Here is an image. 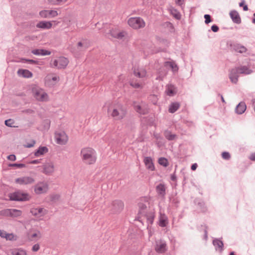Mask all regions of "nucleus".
<instances>
[{
	"mask_svg": "<svg viewBox=\"0 0 255 255\" xmlns=\"http://www.w3.org/2000/svg\"><path fill=\"white\" fill-rule=\"evenodd\" d=\"M145 198L141 199V201L138 203L139 211L138 213L137 220L142 224L146 222L147 224V228L152 225L155 218V212L153 210L147 208L149 203L146 201Z\"/></svg>",
	"mask_w": 255,
	"mask_h": 255,
	"instance_id": "1",
	"label": "nucleus"
},
{
	"mask_svg": "<svg viewBox=\"0 0 255 255\" xmlns=\"http://www.w3.org/2000/svg\"><path fill=\"white\" fill-rule=\"evenodd\" d=\"M81 156L83 162L88 164H94L97 159L95 151L90 147L82 148L81 150Z\"/></svg>",
	"mask_w": 255,
	"mask_h": 255,
	"instance_id": "2",
	"label": "nucleus"
},
{
	"mask_svg": "<svg viewBox=\"0 0 255 255\" xmlns=\"http://www.w3.org/2000/svg\"><path fill=\"white\" fill-rule=\"evenodd\" d=\"M108 113L115 120H121L125 117L126 111L121 104H118L110 107Z\"/></svg>",
	"mask_w": 255,
	"mask_h": 255,
	"instance_id": "3",
	"label": "nucleus"
},
{
	"mask_svg": "<svg viewBox=\"0 0 255 255\" xmlns=\"http://www.w3.org/2000/svg\"><path fill=\"white\" fill-rule=\"evenodd\" d=\"M9 197L11 201H25L30 198V196L27 193L18 190L9 194Z\"/></svg>",
	"mask_w": 255,
	"mask_h": 255,
	"instance_id": "4",
	"label": "nucleus"
},
{
	"mask_svg": "<svg viewBox=\"0 0 255 255\" xmlns=\"http://www.w3.org/2000/svg\"><path fill=\"white\" fill-rule=\"evenodd\" d=\"M128 23L130 27L134 29L143 28L145 26L144 20L140 17H132L128 20Z\"/></svg>",
	"mask_w": 255,
	"mask_h": 255,
	"instance_id": "5",
	"label": "nucleus"
},
{
	"mask_svg": "<svg viewBox=\"0 0 255 255\" xmlns=\"http://www.w3.org/2000/svg\"><path fill=\"white\" fill-rule=\"evenodd\" d=\"M32 93L34 98L37 100L41 102L48 101V95L42 89L39 87L34 88L32 89Z\"/></svg>",
	"mask_w": 255,
	"mask_h": 255,
	"instance_id": "6",
	"label": "nucleus"
},
{
	"mask_svg": "<svg viewBox=\"0 0 255 255\" xmlns=\"http://www.w3.org/2000/svg\"><path fill=\"white\" fill-rule=\"evenodd\" d=\"M30 212L38 221L43 220L44 216L48 213L47 210L42 207L32 208Z\"/></svg>",
	"mask_w": 255,
	"mask_h": 255,
	"instance_id": "7",
	"label": "nucleus"
},
{
	"mask_svg": "<svg viewBox=\"0 0 255 255\" xmlns=\"http://www.w3.org/2000/svg\"><path fill=\"white\" fill-rule=\"evenodd\" d=\"M48 190V184L45 181L38 182L34 187V191L36 194L46 193Z\"/></svg>",
	"mask_w": 255,
	"mask_h": 255,
	"instance_id": "8",
	"label": "nucleus"
},
{
	"mask_svg": "<svg viewBox=\"0 0 255 255\" xmlns=\"http://www.w3.org/2000/svg\"><path fill=\"white\" fill-rule=\"evenodd\" d=\"M124 207V203L122 201L118 200L114 201L110 206L111 213L113 214H117L121 212Z\"/></svg>",
	"mask_w": 255,
	"mask_h": 255,
	"instance_id": "9",
	"label": "nucleus"
},
{
	"mask_svg": "<svg viewBox=\"0 0 255 255\" xmlns=\"http://www.w3.org/2000/svg\"><path fill=\"white\" fill-rule=\"evenodd\" d=\"M69 61L67 58L64 57H60L54 60L52 66L58 69L65 68L68 65Z\"/></svg>",
	"mask_w": 255,
	"mask_h": 255,
	"instance_id": "10",
	"label": "nucleus"
},
{
	"mask_svg": "<svg viewBox=\"0 0 255 255\" xmlns=\"http://www.w3.org/2000/svg\"><path fill=\"white\" fill-rule=\"evenodd\" d=\"M154 248L155 251L159 254L164 253L167 250L166 242L162 240H158L155 241Z\"/></svg>",
	"mask_w": 255,
	"mask_h": 255,
	"instance_id": "11",
	"label": "nucleus"
},
{
	"mask_svg": "<svg viewBox=\"0 0 255 255\" xmlns=\"http://www.w3.org/2000/svg\"><path fill=\"white\" fill-rule=\"evenodd\" d=\"M55 138L57 143L64 145L68 139V136L64 131H61L55 133Z\"/></svg>",
	"mask_w": 255,
	"mask_h": 255,
	"instance_id": "12",
	"label": "nucleus"
},
{
	"mask_svg": "<svg viewBox=\"0 0 255 255\" xmlns=\"http://www.w3.org/2000/svg\"><path fill=\"white\" fill-rule=\"evenodd\" d=\"M0 214L6 216H10L12 217H17L20 216L22 212L20 210L15 209H7L0 211Z\"/></svg>",
	"mask_w": 255,
	"mask_h": 255,
	"instance_id": "13",
	"label": "nucleus"
},
{
	"mask_svg": "<svg viewBox=\"0 0 255 255\" xmlns=\"http://www.w3.org/2000/svg\"><path fill=\"white\" fill-rule=\"evenodd\" d=\"M40 16L43 18H50L57 16L58 12L55 10H42L39 13Z\"/></svg>",
	"mask_w": 255,
	"mask_h": 255,
	"instance_id": "14",
	"label": "nucleus"
},
{
	"mask_svg": "<svg viewBox=\"0 0 255 255\" xmlns=\"http://www.w3.org/2000/svg\"><path fill=\"white\" fill-rule=\"evenodd\" d=\"M239 71L238 67L232 69L229 73V77L231 81L234 83H237L239 77Z\"/></svg>",
	"mask_w": 255,
	"mask_h": 255,
	"instance_id": "15",
	"label": "nucleus"
},
{
	"mask_svg": "<svg viewBox=\"0 0 255 255\" xmlns=\"http://www.w3.org/2000/svg\"><path fill=\"white\" fill-rule=\"evenodd\" d=\"M230 47L231 49L240 53H245L247 51V49L244 46L236 42L231 43Z\"/></svg>",
	"mask_w": 255,
	"mask_h": 255,
	"instance_id": "16",
	"label": "nucleus"
},
{
	"mask_svg": "<svg viewBox=\"0 0 255 255\" xmlns=\"http://www.w3.org/2000/svg\"><path fill=\"white\" fill-rule=\"evenodd\" d=\"M34 179L29 176H24L15 179V182L20 185H27L33 183Z\"/></svg>",
	"mask_w": 255,
	"mask_h": 255,
	"instance_id": "17",
	"label": "nucleus"
},
{
	"mask_svg": "<svg viewBox=\"0 0 255 255\" xmlns=\"http://www.w3.org/2000/svg\"><path fill=\"white\" fill-rule=\"evenodd\" d=\"M167 187L164 183L158 184L155 188L158 195L161 198H164L166 195Z\"/></svg>",
	"mask_w": 255,
	"mask_h": 255,
	"instance_id": "18",
	"label": "nucleus"
},
{
	"mask_svg": "<svg viewBox=\"0 0 255 255\" xmlns=\"http://www.w3.org/2000/svg\"><path fill=\"white\" fill-rule=\"evenodd\" d=\"M133 73L135 76L139 78H144L147 75L146 71L143 67L135 68L133 70Z\"/></svg>",
	"mask_w": 255,
	"mask_h": 255,
	"instance_id": "19",
	"label": "nucleus"
},
{
	"mask_svg": "<svg viewBox=\"0 0 255 255\" xmlns=\"http://www.w3.org/2000/svg\"><path fill=\"white\" fill-rule=\"evenodd\" d=\"M126 34V32L125 31H120L118 29H113L110 31L111 35L119 39H122Z\"/></svg>",
	"mask_w": 255,
	"mask_h": 255,
	"instance_id": "20",
	"label": "nucleus"
},
{
	"mask_svg": "<svg viewBox=\"0 0 255 255\" xmlns=\"http://www.w3.org/2000/svg\"><path fill=\"white\" fill-rule=\"evenodd\" d=\"M43 172L47 175L50 174L54 171V165L52 162L46 163L43 165Z\"/></svg>",
	"mask_w": 255,
	"mask_h": 255,
	"instance_id": "21",
	"label": "nucleus"
},
{
	"mask_svg": "<svg viewBox=\"0 0 255 255\" xmlns=\"http://www.w3.org/2000/svg\"><path fill=\"white\" fill-rule=\"evenodd\" d=\"M158 220V225L161 227H165L168 224V220L167 216L160 212Z\"/></svg>",
	"mask_w": 255,
	"mask_h": 255,
	"instance_id": "22",
	"label": "nucleus"
},
{
	"mask_svg": "<svg viewBox=\"0 0 255 255\" xmlns=\"http://www.w3.org/2000/svg\"><path fill=\"white\" fill-rule=\"evenodd\" d=\"M133 107L136 112L140 115H145L148 112L147 109L145 106L139 105L136 102L133 103Z\"/></svg>",
	"mask_w": 255,
	"mask_h": 255,
	"instance_id": "23",
	"label": "nucleus"
},
{
	"mask_svg": "<svg viewBox=\"0 0 255 255\" xmlns=\"http://www.w3.org/2000/svg\"><path fill=\"white\" fill-rule=\"evenodd\" d=\"M230 15L234 23L237 24L241 23V19L237 11L235 10H231L230 12Z\"/></svg>",
	"mask_w": 255,
	"mask_h": 255,
	"instance_id": "24",
	"label": "nucleus"
},
{
	"mask_svg": "<svg viewBox=\"0 0 255 255\" xmlns=\"http://www.w3.org/2000/svg\"><path fill=\"white\" fill-rule=\"evenodd\" d=\"M36 27L42 29H49L52 27V24L50 21H41L36 24Z\"/></svg>",
	"mask_w": 255,
	"mask_h": 255,
	"instance_id": "25",
	"label": "nucleus"
},
{
	"mask_svg": "<svg viewBox=\"0 0 255 255\" xmlns=\"http://www.w3.org/2000/svg\"><path fill=\"white\" fill-rule=\"evenodd\" d=\"M144 163L147 169L151 171L154 170V165L150 157H145L144 159Z\"/></svg>",
	"mask_w": 255,
	"mask_h": 255,
	"instance_id": "26",
	"label": "nucleus"
},
{
	"mask_svg": "<svg viewBox=\"0 0 255 255\" xmlns=\"http://www.w3.org/2000/svg\"><path fill=\"white\" fill-rule=\"evenodd\" d=\"M177 92L176 88L172 84H168L166 86V93L169 96H173Z\"/></svg>",
	"mask_w": 255,
	"mask_h": 255,
	"instance_id": "27",
	"label": "nucleus"
},
{
	"mask_svg": "<svg viewBox=\"0 0 255 255\" xmlns=\"http://www.w3.org/2000/svg\"><path fill=\"white\" fill-rule=\"evenodd\" d=\"M17 74L19 77L29 78L32 77V73L28 70L19 69L17 71Z\"/></svg>",
	"mask_w": 255,
	"mask_h": 255,
	"instance_id": "28",
	"label": "nucleus"
},
{
	"mask_svg": "<svg viewBox=\"0 0 255 255\" xmlns=\"http://www.w3.org/2000/svg\"><path fill=\"white\" fill-rule=\"evenodd\" d=\"M213 244L216 251H218L220 252H222L223 251L224 244L221 240L215 239L213 241Z\"/></svg>",
	"mask_w": 255,
	"mask_h": 255,
	"instance_id": "29",
	"label": "nucleus"
},
{
	"mask_svg": "<svg viewBox=\"0 0 255 255\" xmlns=\"http://www.w3.org/2000/svg\"><path fill=\"white\" fill-rule=\"evenodd\" d=\"M31 53L35 55H41V56H46V55H49L51 54V52L45 50V49H33L31 51Z\"/></svg>",
	"mask_w": 255,
	"mask_h": 255,
	"instance_id": "30",
	"label": "nucleus"
},
{
	"mask_svg": "<svg viewBox=\"0 0 255 255\" xmlns=\"http://www.w3.org/2000/svg\"><path fill=\"white\" fill-rule=\"evenodd\" d=\"M247 109V106L244 102H240L236 107L235 111L237 114L241 115L243 114Z\"/></svg>",
	"mask_w": 255,
	"mask_h": 255,
	"instance_id": "31",
	"label": "nucleus"
},
{
	"mask_svg": "<svg viewBox=\"0 0 255 255\" xmlns=\"http://www.w3.org/2000/svg\"><path fill=\"white\" fill-rule=\"evenodd\" d=\"M163 134L165 137L169 141L174 140L177 137L176 134L172 133L171 131L168 130H165Z\"/></svg>",
	"mask_w": 255,
	"mask_h": 255,
	"instance_id": "32",
	"label": "nucleus"
},
{
	"mask_svg": "<svg viewBox=\"0 0 255 255\" xmlns=\"http://www.w3.org/2000/svg\"><path fill=\"white\" fill-rule=\"evenodd\" d=\"M168 9L170 14H172L176 19H180L181 18V14L180 12L174 7L170 6Z\"/></svg>",
	"mask_w": 255,
	"mask_h": 255,
	"instance_id": "33",
	"label": "nucleus"
},
{
	"mask_svg": "<svg viewBox=\"0 0 255 255\" xmlns=\"http://www.w3.org/2000/svg\"><path fill=\"white\" fill-rule=\"evenodd\" d=\"M240 74L249 75L253 72V71L247 66H241L238 67Z\"/></svg>",
	"mask_w": 255,
	"mask_h": 255,
	"instance_id": "34",
	"label": "nucleus"
},
{
	"mask_svg": "<svg viewBox=\"0 0 255 255\" xmlns=\"http://www.w3.org/2000/svg\"><path fill=\"white\" fill-rule=\"evenodd\" d=\"M47 152H48V148L46 147L40 146L36 151H35L34 152V155L36 157H39Z\"/></svg>",
	"mask_w": 255,
	"mask_h": 255,
	"instance_id": "35",
	"label": "nucleus"
},
{
	"mask_svg": "<svg viewBox=\"0 0 255 255\" xmlns=\"http://www.w3.org/2000/svg\"><path fill=\"white\" fill-rule=\"evenodd\" d=\"M11 253L12 255H27L26 251L21 248L13 249Z\"/></svg>",
	"mask_w": 255,
	"mask_h": 255,
	"instance_id": "36",
	"label": "nucleus"
},
{
	"mask_svg": "<svg viewBox=\"0 0 255 255\" xmlns=\"http://www.w3.org/2000/svg\"><path fill=\"white\" fill-rule=\"evenodd\" d=\"M180 107V104L178 102L172 103L170 104L169 108V112L174 113L177 111Z\"/></svg>",
	"mask_w": 255,
	"mask_h": 255,
	"instance_id": "37",
	"label": "nucleus"
},
{
	"mask_svg": "<svg viewBox=\"0 0 255 255\" xmlns=\"http://www.w3.org/2000/svg\"><path fill=\"white\" fill-rule=\"evenodd\" d=\"M165 66H169L173 71H177L178 69L177 65L173 61H167L165 62Z\"/></svg>",
	"mask_w": 255,
	"mask_h": 255,
	"instance_id": "38",
	"label": "nucleus"
},
{
	"mask_svg": "<svg viewBox=\"0 0 255 255\" xmlns=\"http://www.w3.org/2000/svg\"><path fill=\"white\" fill-rule=\"evenodd\" d=\"M30 237L31 239L37 238V240H39L42 237L41 233L39 230H34V232L31 234Z\"/></svg>",
	"mask_w": 255,
	"mask_h": 255,
	"instance_id": "39",
	"label": "nucleus"
},
{
	"mask_svg": "<svg viewBox=\"0 0 255 255\" xmlns=\"http://www.w3.org/2000/svg\"><path fill=\"white\" fill-rule=\"evenodd\" d=\"M67 1V0H47L48 2L52 5H59Z\"/></svg>",
	"mask_w": 255,
	"mask_h": 255,
	"instance_id": "40",
	"label": "nucleus"
},
{
	"mask_svg": "<svg viewBox=\"0 0 255 255\" xmlns=\"http://www.w3.org/2000/svg\"><path fill=\"white\" fill-rule=\"evenodd\" d=\"M158 163L160 165L166 167L168 165L167 159L164 157H160L158 159Z\"/></svg>",
	"mask_w": 255,
	"mask_h": 255,
	"instance_id": "41",
	"label": "nucleus"
},
{
	"mask_svg": "<svg viewBox=\"0 0 255 255\" xmlns=\"http://www.w3.org/2000/svg\"><path fill=\"white\" fill-rule=\"evenodd\" d=\"M10 167H16L17 168H21L25 167V165L22 163H10L9 164Z\"/></svg>",
	"mask_w": 255,
	"mask_h": 255,
	"instance_id": "42",
	"label": "nucleus"
},
{
	"mask_svg": "<svg viewBox=\"0 0 255 255\" xmlns=\"http://www.w3.org/2000/svg\"><path fill=\"white\" fill-rule=\"evenodd\" d=\"M4 238H5L7 240L13 241L15 240V236L13 234H8L6 233L5 236H4Z\"/></svg>",
	"mask_w": 255,
	"mask_h": 255,
	"instance_id": "43",
	"label": "nucleus"
},
{
	"mask_svg": "<svg viewBox=\"0 0 255 255\" xmlns=\"http://www.w3.org/2000/svg\"><path fill=\"white\" fill-rule=\"evenodd\" d=\"M5 125L9 127H13L14 126L13 125L14 124V121L12 119H8L5 121Z\"/></svg>",
	"mask_w": 255,
	"mask_h": 255,
	"instance_id": "44",
	"label": "nucleus"
},
{
	"mask_svg": "<svg viewBox=\"0 0 255 255\" xmlns=\"http://www.w3.org/2000/svg\"><path fill=\"white\" fill-rule=\"evenodd\" d=\"M22 60V62H23V63H28L29 64H36L38 63V62L37 61H35V60H34L32 59H23Z\"/></svg>",
	"mask_w": 255,
	"mask_h": 255,
	"instance_id": "45",
	"label": "nucleus"
},
{
	"mask_svg": "<svg viewBox=\"0 0 255 255\" xmlns=\"http://www.w3.org/2000/svg\"><path fill=\"white\" fill-rule=\"evenodd\" d=\"M222 157L224 159L228 160L230 158L231 156L228 152L224 151L222 153Z\"/></svg>",
	"mask_w": 255,
	"mask_h": 255,
	"instance_id": "46",
	"label": "nucleus"
},
{
	"mask_svg": "<svg viewBox=\"0 0 255 255\" xmlns=\"http://www.w3.org/2000/svg\"><path fill=\"white\" fill-rule=\"evenodd\" d=\"M204 18L205 19V23L206 24H208L209 23H210V22H211V16L209 15V14H205L204 16Z\"/></svg>",
	"mask_w": 255,
	"mask_h": 255,
	"instance_id": "47",
	"label": "nucleus"
},
{
	"mask_svg": "<svg viewBox=\"0 0 255 255\" xmlns=\"http://www.w3.org/2000/svg\"><path fill=\"white\" fill-rule=\"evenodd\" d=\"M130 85L131 86H132L133 88H138L141 87V85L138 83H136L133 81H131L130 82Z\"/></svg>",
	"mask_w": 255,
	"mask_h": 255,
	"instance_id": "48",
	"label": "nucleus"
},
{
	"mask_svg": "<svg viewBox=\"0 0 255 255\" xmlns=\"http://www.w3.org/2000/svg\"><path fill=\"white\" fill-rule=\"evenodd\" d=\"M40 249V246L38 244L34 245L32 248V251L33 252H37Z\"/></svg>",
	"mask_w": 255,
	"mask_h": 255,
	"instance_id": "49",
	"label": "nucleus"
},
{
	"mask_svg": "<svg viewBox=\"0 0 255 255\" xmlns=\"http://www.w3.org/2000/svg\"><path fill=\"white\" fill-rule=\"evenodd\" d=\"M175 1L177 5L182 7L184 4L185 0H175Z\"/></svg>",
	"mask_w": 255,
	"mask_h": 255,
	"instance_id": "50",
	"label": "nucleus"
},
{
	"mask_svg": "<svg viewBox=\"0 0 255 255\" xmlns=\"http://www.w3.org/2000/svg\"><path fill=\"white\" fill-rule=\"evenodd\" d=\"M211 30L214 32H217L219 31V27L216 25V24H214L212 26H211Z\"/></svg>",
	"mask_w": 255,
	"mask_h": 255,
	"instance_id": "51",
	"label": "nucleus"
},
{
	"mask_svg": "<svg viewBox=\"0 0 255 255\" xmlns=\"http://www.w3.org/2000/svg\"><path fill=\"white\" fill-rule=\"evenodd\" d=\"M153 135L156 141L159 140V139H163L159 133H154Z\"/></svg>",
	"mask_w": 255,
	"mask_h": 255,
	"instance_id": "52",
	"label": "nucleus"
},
{
	"mask_svg": "<svg viewBox=\"0 0 255 255\" xmlns=\"http://www.w3.org/2000/svg\"><path fill=\"white\" fill-rule=\"evenodd\" d=\"M7 159L11 161H15L16 160V156L14 154H10L7 156Z\"/></svg>",
	"mask_w": 255,
	"mask_h": 255,
	"instance_id": "53",
	"label": "nucleus"
},
{
	"mask_svg": "<svg viewBox=\"0 0 255 255\" xmlns=\"http://www.w3.org/2000/svg\"><path fill=\"white\" fill-rule=\"evenodd\" d=\"M162 139H159L156 141V144L158 147H160L164 144V143L162 141Z\"/></svg>",
	"mask_w": 255,
	"mask_h": 255,
	"instance_id": "54",
	"label": "nucleus"
},
{
	"mask_svg": "<svg viewBox=\"0 0 255 255\" xmlns=\"http://www.w3.org/2000/svg\"><path fill=\"white\" fill-rule=\"evenodd\" d=\"M41 160L40 159H36V160H33L30 162V163L31 164H38L40 162Z\"/></svg>",
	"mask_w": 255,
	"mask_h": 255,
	"instance_id": "55",
	"label": "nucleus"
},
{
	"mask_svg": "<svg viewBox=\"0 0 255 255\" xmlns=\"http://www.w3.org/2000/svg\"><path fill=\"white\" fill-rule=\"evenodd\" d=\"M6 234V233L2 230H0V237L1 238H4V236H5V235Z\"/></svg>",
	"mask_w": 255,
	"mask_h": 255,
	"instance_id": "56",
	"label": "nucleus"
},
{
	"mask_svg": "<svg viewBox=\"0 0 255 255\" xmlns=\"http://www.w3.org/2000/svg\"><path fill=\"white\" fill-rule=\"evenodd\" d=\"M176 176L175 174H172L170 176V179L172 181H175L176 180Z\"/></svg>",
	"mask_w": 255,
	"mask_h": 255,
	"instance_id": "57",
	"label": "nucleus"
},
{
	"mask_svg": "<svg viewBox=\"0 0 255 255\" xmlns=\"http://www.w3.org/2000/svg\"><path fill=\"white\" fill-rule=\"evenodd\" d=\"M250 159L252 161H255V152L251 155Z\"/></svg>",
	"mask_w": 255,
	"mask_h": 255,
	"instance_id": "58",
	"label": "nucleus"
},
{
	"mask_svg": "<svg viewBox=\"0 0 255 255\" xmlns=\"http://www.w3.org/2000/svg\"><path fill=\"white\" fill-rule=\"evenodd\" d=\"M197 167V163H194L192 165L191 168L192 170H195L196 169Z\"/></svg>",
	"mask_w": 255,
	"mask_h": 255,
	"instance_id": "59",
	"label": "nucleus"
},
{
	"mask_svg": "<svg viewBox=\"0 0 255 255\" xmlns=\"http://www.w3.org/2000/svg\"><path fill=\"white\" fill-rule=\"evenodd\" d=\"M204 233H205V235H204V238L206 240L207 239V238H208V235H207V231L206 229L204 231Z\"/></svg>",
	"mask_w": 255,
	"mask_h": 255,
	"instance_id": "60",
	"label": "nucleus"
},
{
	"mask_svg": "<svg viewBox=\"0 0 255 255\" xmlns=\"http://www.w3.org/2000/svg\"><path fill=\"white\" fill-rule=\"evenodd\" d=\"M243 9L244 11H247L248 10V7L247 5H244L243 6Z\"/></svg>",
	"mask_w": 255,
	"mask_h": 255,
	"instance_id": "61",
	"label": "nucleus"
},
{
	"mask_svg": "<svg viewBox=\"0 0 255 255\" xmlns=\"http://www.w3.org/2000/svg\"><path fill=\"white\" fill-rule=\"evenodd\" d=\"M34 143H35V142H33V143H32V144H28L26 145V147H32V146H33V145H34Z\"/></svg>",
	"mask_w": 255,
	"mask_h": 255,
	"instance_id": "62",
	"label": "nucleus"
},
{
	"mask_svg": "<svg viewBox=\"0 0 255 255\" xmlns=\"http://www.w3.org/2000/svg\"><path fill=\"white\" fill-rule=\"evenodd\" d=\"M156 79L159 80H162L163 79V77L161 76H159L156 78Z\"/></svg>",
	"mask_w": 255,
	"mask_h": 255,
	"instance_id": "63",
	"label": "nucleus"
},
{
	"mask_svg": "<svg viewBox=\"0 0 255 255\" xmlns=\"http://www.w3.org/2000/svg\"><path fill=\"white\" fill-rule=\"evenodd\" d=\"M83 45V43L81 42H79L78 43V47H82Z\"/></svg>",
	"mask_w": 255,
	"mask_h": 255,
	"instance_id": "64",
	"label": "nucleus"
}]
</instances>
